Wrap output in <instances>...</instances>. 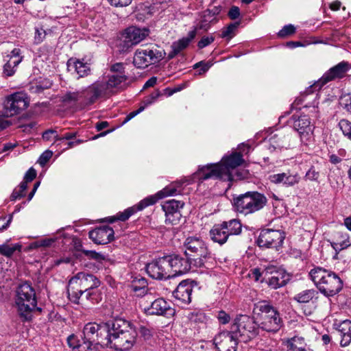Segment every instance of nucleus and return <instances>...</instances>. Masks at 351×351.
<instances>
[{
    "label": "nucleus",
    "instance_id": "de8ad7c7",
    "mask_svg": "<svg viewBox=\"0 0 351 351\" xmlns=\"http://www.w3.org/2000/svg\"><path fill=\"white\" fill-rule=\"evenodd\" d=\"M300 180V177L298 173L291 174L289 172L285 173L284 183L286 186H293L298 184Z\"/></svg>",
    "mask_w": 351,
    "mask_h": 351
},
{
    "label": "nucleus",
    "instance_id": "aec40b11",
    "mask_svg": "<svg viewBox=\"0 0 351 351\" xmlns=\"http://www.w3.org/2000/svg\"><path fill=\"white\" fill-rule=\"evenodd\" d=\"M127 80L125 74L113 73L108 76V80L100 82L107 97H110L124 88Z\"/></svg>",
    "mask_w": 351,
    "mask_h": 351
},
{
    "label": "nucleus",
    "instance_id": "3c124183",
    "mask_svg": "<svg viewBox=\"0 0 351 351\" xmlns=\"http://www.w3.org/2000/svg\"><path fill=\"white\" fill-rule=\"evenodd\" d=\"M295 28L293 25H287L283 27V28L278 32V36L284 38L287 36L294 34Z\"/></svg>",
    "mask_w": 351,
    "mask_h": 351
},
{
    "label": "nucleus",
    "instance_id": "f257e3e1",
    "mask_svg": "<svg viewBox=\"0 0 351 351\" xmlns=\"http://www.w3.org/2000/svg\"><path fill=\"white\" fill-rule=\"evenodd\" d=\"M137 332L130 322L118 319L114 320L105 337L106 344L119 351H127L136 343Z\"/></svg>",
    "mask_w": 351,
    "mask_h": 351
},
{
    "label": "nucleus",
    "instance_id": "2f4dec72",
    "mask_svg": "<svg viewBox=\"0 0 351 351\" xmlns=\"http://www.w3.org/2000/svg\"><path fill=\"white\" fill-rule=\"evenodd\" d=\"M338 332L341 338L340 344L346 347L351 343V321L344 320L338 326Z\"/></svg>",
    "mask_w": 351,
    "mask_h": 351
},
{
    "label": "nucleus",
    "instance_id": "49530a36",
    "mask_svg": "<svg viewBox=\"0 0 351 351\" xmlns=\"http://www.w3.org/2000/svg\"><path fill=\"white\" fill-rule=\"evenodd\" d=\"M239 24V22L230 23L228 26L223 29L221 36L222 38H232L234 34V31L237 29Z\"/></svg>",
    "mask_w": 351,
    "mask_h": 351
},
{
    "label": "nucleus",
    "instance_id": "412c9836",
    "mask_svg": "<svg viewBox=\"0 0 351 351\" xmlns=\"http://www.w3.org/2000/svg\"><path fill=\"white\" fill-rule=\"evenodd\" d=\"M239 338L230 331L219 332L214 339L218 351H236Z\"/></svg>",
    "mask_w": 351,
    "mask_h": 351
},
{
    "label": "nucleus",
    "instance_id": "7c9ffc66",
    "mask_svg": "<svg viewBox=\"0 0 351 351\" xmlns=\"http://www.w3.org/2000/svg\"><path fill=\"white\" fill-rule=\"evenodd\" d=\"M288 351H312L308 348L303 337L295 335L286 341Z\"/></svg>",
    "mask_w": 351,
    "mask_h": 351
},
{
    "label": "nucleus",
    "instance_id": "bb28decb",
    "mask_svg": "<svg viewBox=\"0 0 351 351\" xmlns=\"http://www.w3.org/2000/svg\"><path fill=\"white\" fill-rule=\"evenodd\" d=\"M193 286L187 280L182 281L173 292V295L176 300L180 301L181 304H187L191 301V293Z\"/></svg>",
    "mask_w": 351,
    "mask_h": 351
},
{
    "label": "nucleus",
    "instance_id": "79ce46f5",
    "mask_svg": "<svg viewBox=\"0 0 351 351\" xmlns=\"http://www.w3.org/2000/svg\"><path fill=\"white\" fill-rule=\"evenodd\" d=\"M154 12H155L154 6L142 5L136 14V19L139 21H145L152 16Z\"/></svg>",
    "mask_w": 351,
    "mask_h": 351
},
{
    "label": "nucleus",
    "instance_id": "9b49d317",
    "mask_svg": "<svg viewBox=\"0 0 351 351\" xmlns=\"http://www.w3.org/2000/svg\"><path fill=\"white\" fill-rule=\"evenodd\" d=\"M285 238V234L281 230L265 229L261 230L257 243L261 247L274 248L279 250L282 246Z\"/></svg>",
    "mask_w": 351,
    "mask_h": 351
},
{
    "label": "nucleus",
    "instance_id": "1a4fd4ad",
    "mask_svg": "<svg viewBox=\"0 0 351 351\" xmlns=\"http://www.w3.org/2000/svg\"><path fill=\"white\" fill-rule=\"evenodd\" d=\"M241 229L242 226L239 220L231 219L215 224L210 230V236L214 242L223 245L228 241L229 237L240 234Z\"/></svg>",
    "mask_w": 351,
    "mask_h": 351
},
{
    "label": "nucleus",
    "instance_id": "f03ea898",
    "mask_svg": "<svg viewBox=\"0 0 351 351\" xmlns=\"http://www.w3.org/2000/svg\"><path fill=\"white\" fill-rule=\"evenodd\" d=\"M309 276L320 292L327 297L336 295L343 287V281L330 270L316 267L311 270Z\"/></svg>",
    "mask_w": 351,
    "mask_h": 351
},
{
    "label": "nucleus",
    "instance_id": "ea45409f",
    "mask_svg": "<svg viewBox=\"0 0 351 351\" xmlns=\"http://www.w3.org/2000/svg\"><path fill=\"white\" fill-rule=\"evenodd\" d=\"M189 319L191 324L199 325L206 324L208 320L206 314L201 311H193L189 315Z\"/></svg>",
    "mask_w": 351,
    "mask_h": 351
},
{
    "label": "nucleus",
    "instance_id": "72a5a7b5",
    "mask_svg": "<svg viewBox=\"0 0 351 351\" xmlns=\"http://www.w3.org/2000/svg\"><path fill=\"white\" fill-rule=\"evenodd\" d=\"M102 299L101 293L98 290H93L80 296V303L85 306H88L89 304H95L99 303Z\"/></svg>",
    "mask_w": 351,
    "mask_h": 351
},
{
    "label": "nucleus",
    "instance_id": "f8f14e48",
    "mask_svg": "<svg viewBox=\"0 0 351 351\" xmlns=\"http://www.w3.org/2000/svg\"><path fill=\"white\" fill-rule=\"evenodd\" d=\"M162 58V53L152 47L138 49L134 54L133 63L138 67L144 69L150 64L158 62Z\"/></svg>",
    "mask_w": 351,
    "mask_h": 351
},
{
    "label": "nucleus",
    "instance_id": "20e7f679",
    "mask_svg": "<svg viewBox=\"0 0 351 351\" xmlns=\"http://www.w3.org/2000/svg\"><path fill=\"white\" fill-rule=\"evenodd\" d=\"M254 311H257V324L263 330L276 332L278 331L282 321L279 312L267 301H261L255 304Z\"/></svg>",
    "mask_w": 351,
    "mask_h": 351
},
{
    "label": "nucleus",
    "instance_id": "c85d7f7f",
    "mask_svg": "<svg viewBox=\"0 0 351 351\" xmlns=\"http://www.w3.org/2000/svg\"><path fill=\"white\" fill-rule=\"evenodd\" d=\"M244 160L241 154L238 152H234L228 156H224L220 164H221L222 168H227L228 175L226 176L227 180H232L231 170H233L236 167H239L243 162Z\"/></svg>",
    "mask_w": 351,
    "mask_h": 351
},
{
    "label": "nucleus",
    "instance_id": "0eeeda50",
    "mask_svg": "<svg viewBox=\"0 0 351 351\" xmlns=\"http://www.w3.org/2000/svg\"><path fill=\"white\" fill-rule=\"evenodd\" d=\"M259 328L257 320L247 315H239L234 319L230 330L240 341L247 342L256 336Z\"/></svg>",
    "mask_w": 351,
    "mask_h": 351
},
{
    "label": "nucleus",
    "instance_id": "c03bdc74",
    "mask_svg": "<svg viewBox=\"0 0 351 351\" xmlns=\"http://www.w3.org/2000/svg\"><path fill=\"white\" fill-rule=\"evenodd\" d=\"M74 351H99V350L97 343L83 339L80 345L74 349Z\"/></svg>",
    "mask_w": 351,
    "mask_h": 351
},
{
    "label": "nucleus",
    "instance_id": "a19ab883",
    "mask_svg": "<svg viewBox=\"0 0 351 351\" xmlns=\"http://www.w3.org/2000/svg\"><path fill=\"white\" fill-rule=\"evenodd\" d=\"M147 286V280L143 277H135L132 281L131 287L134 292L141 291V293H143L145 291Z\"/></svg>",
    "mask_w": 351,
    "mask_h": 351
},
{
    "label": "nucleus",
    "instance_id": "bf43d9fd",
    "mask_svg": "<svg viewBox=\"0 0 351 351\" xmlns=\"http://www.w3.org/2000/svg\"><path fill=\"white\" fill-rule=\"evenodd\" d=\"M53 153L51 151L47 150L44 152L38 159V162L41 165H45L51 158Z\"/></svg>",
    "mask_w": 351,
    "mask_h": 351
},
{
    "label": "nucleus",
    "instance_id": "cd10ccee",
    "mask_svg": "<svg viewBox=\"0 0 351 351\" xmlns=\"http://www.w3.org/2000/svg\"><path fill=\"white\" fill-rule=\"evenodd\" d=\"M20 49L14 48L10 54H8L4 58L5 64L3 66V74L6 77L12 76L14 74L15 67L21 62L22 58L19 56Z\"/></svg>",
    "mask_w": 351,
    "mask_h": 351
},
{
    "label": "nucleus",
    "instance_id": "f3484780",
    "mask_svg": "<svg viewBox=\"0 0 351 351\" xmlns=\"http://www.w3.org/2000/svg\"><path fill=\"white\" fill-rule=\"evenodd\" d=\"M226 175H228L227 168H222L220 163L208 164L202 167L195 173V178L201 181L210 178L227 180Z\"/></svg>",
    "mask_w": 351,
    "mask_h": 351
},
{
    "label": "nucleus",
    "instance_id": "e433bc0d",
    "mask_svg": "<svg viewBox=\"0 0 351 351\" xmlns=\"http://www.w3.org/2000/svg\"><path fill=\"white\" fill-rule=\"evenodd\" d=\"M317 293V291L314 289H307L296 294L293 299L300 303H308L315 297Z\"/></svg>",
    "mask_w": 351,
    "mask_h": 351
},
{
    "label": "nucleus",
    "instance_id": "052dcab7",
    "mask_svg": "<svg viewBox=\"0 0 351 351\" xmlns=\"http://www.w3.org/2000/svg\"><path fill=\"white\" fill-rule=\"evenodd\" d=\"M132 0H108L111 5L114 7H125L132 3Z\"/></svg>",
    "mask_w": 351,
    "mask_h": 351
},
{
    "label": "nucleus",
    "instance_id": "4c0bfd02",
    "mask_svg": "<svg viewBox=\"0 0 351 351\" xmlns=\"http://www.w3.org/2000/svg\"><path fill=\"white\" fill-rule=\"evenodd\" d=\"M184 202L176 199H171L165 202L162 209L165 213L180 212V208L184 206Z\"/></svg>",
    "mask_w": 351,
    "mask_h": 351
},
{
    "label": "nucleus",
    "instance_id": "7ed1b4c3",
    "mask_svg": "<svg viewBox=\"0 0 351 351\" xmlns=\"http://www.w3.org/2000/svg\"><path fill=\"white\" fill-rule=\"evenodd\" d=\"M15 304L18 314L23 321H30L33 317V311L37 305L36 292L28 282L18 286L16 289Z\"/></svg>",
    "mask_w": 351,
    "mask_h": 351
},
{
    "label": "nucleus",
    "instance_id": "8fccbe9b",
    "mask_svg": "<svg viewBox=\"0 0 351 351\" xmlns=\"http://www.w3.org/2000/svg\"><path fill=\"white\" fill-rule=\"evenodd\" d=\"M341 104L348 112L351 114V91L341 97Z\"/></svg>",
    "mask_w": 351,
    "mask_h": 351
},
{
    "label": "nucleus",
    "instance_id": "5fc2aeb1",
    "mask_svg": "<svg viewBox=\"0 0 351 351\" xmlns=\"http://www.w3.org/2000/svg\"><path fill=\"white\" fill-rule=\"evenodd\" d=\"M215 40V37L213 36H204L201 38V40L197 43V47L199 49H203L206 46L211 44Z\"/></svg>",
    "mask_w": 351,
    "mask_h": 351
},
{
    "label": "nucleus",
    "instance_id": "c9c22d12",
    "mask_svg": "<svg viewBox=\"0 0 351 351\" xmlns=\"http://www.w3.org/2000/svg\"><path fill=\"white\" fill-rule=\"evenodd\" d=\"M195 36L196 31L194 29L189 32L187 37L182 38L178 41L173 43L172 45L173 52L178 53L186 48L190 42L195 37Z\"/></svg>",
    "mask_w": 351,
    "mask_h": 351
},
{
    "label": "nucleus",
    "instance_id": "ddd939ff",
    "mask_svg": "<svg viewBox=\"0 0 351 351\" xmlns=\"http://www.w3.org/2000/svg\"><path fill=\"white\" fill-rule=\"evenodd\" d=\"M293 128L298 132L301 141L305 144L313 139L314 126L311 123L309 117L306 114H294L289 120Z\"/></svg>",
    "mask_w": 351,
    "mask_h": 351
},
{
    "label": "nucleus",
    "instance_id": "423d86ee",
    "mask_svg": "<svg viewBox=\"0 0 351 351\" xmlns=\"http://www.w3.org/2000/svg\"><path fill=\"white\" fill-rule=\"evenodd\" d=\"M267 202V197L257 191H249L234 199L235 209L244 215L252 214L263 209Z\"/></svg>",
    "mask_w": 351,
    "mask_h": 351
},
{
    "label": "nucleus",
    "instance_id": "4d7b16f0",
    "mask_svg": "<svg viewBox=\"0 0 351 351\" xmlns=\"http://www.w3.org/2000/svg\"><path fill=\"white\" fill-rule=\"evenodd\" d=\"M75 136H76L75 132H67L62 136H58V134H56L54 136L55 143H57L58 141H62L64 140L69 141V140L74 138Z\"/></svg>",
    "mask_w": 351,
    "mask_h": 351
},
{
    "label": "nucleus",
    "instance_id": "603ef678",
    "mask_svg": "<svg viewBox=\"0 0 351 351\" xmlns=\"http://www.w3.org/2000/svg\"><path fill=\"white\" fill-rule=\"evenodd\" d=\"M82 252L87 257L96 260V261H100L104 259L103 255L96 252L95 251L93 250H87L82 249L81 250Z\"/></svg>",
    "mask_w": 351,
    "mask_h": 351
},
{
    "label": "nucleus",
    "instance_id": "864d4df0",
    "mask_svg": "<svg viewBox=\"0 0 351 351\" xmlns=\"http://www.w3.org/2000/svg\"><path fill=\"white\" fill-rule=\"evenodd\" d=\"M319 177V173L317 171L314 167L310 168L305 175V178L310 181H316L318 180Z\"/></svg>",
    "mask_w": 351,
    "mask_h": 351
},
{
    "label": "nucleus",
    "instance_id": "39448f33",
    "mask_svg": "<svg viewBox=\"0 0 351 351\" xmlns=\"http://www.w3.org/2000/svg\"><path fill=\"white\" fill-rule=\"evenodd\" d=\"M100 284L99 280L93 274L78 273L71 278L67 287L69 300L75 304L80 303V296L90 291L95 290Z\"/></svg>",
    "mask_w": 351,
    "mask_h": 351
},
{
    "label": "nucleus",
    "instance_id": "09e8293b",
    "mask_svg": "<svg viewBox=\"0 0 351 351\" xmlns=\"http://www.w3.org/2000/svg\"><path fill=\"white\" fill-rule=\"evenodd\" d=\"M165 215H166V219H165L166 224H171V225L178 224L180 222L181 217H182V215H181L180 212L165 213Z\"/></svg>",
    "mask_w": 351,
    "mask_h": 351
},
{
    "label": "nucleus",
    "instance_id": "6e6552de",
    "mask_svg": "<svg viewBox=\"0 0 351 351\" xmlns=\"http://www.w3.org/2000/svg\"><path fill=\"white\" fill-rule=\"evenodd\" d=\"M184 247L186 256L189 258L197 256L194 258H191L194 267H201L204 265L205 259L209 255V251L204 240L200 237H189L184 242Z\"/></svg>",
    "mask_w": 351,
    "mask_h": 351
},
{
    "label": "nucleus",
    "instance_id": "58836bf2",
    "mask_svg": "<svg viewBox=\"0 0 351 351\" xmlns=\"http://www.w3.org/2000/svg\"><path fill=\"white\" fill-rule=\"evenodd\" d=\"M182 183L183 182H177L166 186L158 193V195L160 196L159 198L176 195L178 192H180V191L178 190V188H180Z\"/></svg>",
    "mask_w": 351,
    "mask_h": 351
},
{
    "label": "nucleus",
    "instance_id": "69168bd1",
    "mask_svg": "<svg viewBox=\"0 0 351 351\" xmlns=\"http://www.w3.org/2000/svg\"><path fill=\"white\" fill-rule=\"evenodd\" d=\"M110 71L114 73L124 74V65L119 62L112 65Z\"/></svg>",
    "mask_w": 351,
    "mask_h": 351
},
{
    "label": "nucleus",
    "instance_id": "2eb2a0df",
    "mask_svg": "<svg viewBox=\"0 0 351 351\" xmlns=\"http://www.w3.org/2000/svg\"><path fill=\"white\" fill-rule=\"evenodd\" d=\"M169 263L167 256L156 258L147 265L146 271L154 279H167L171 278L172 272H170Z\"/></svg>",
    "mask_w": 351,
    "mask_h": 351
},
{
    "label": "nucleus",
    "instance_id": "13d9d810",
    "mask_svg": "<svg viewBox=\"0 0 351 351\" xmlns=\"http://www.w3.org/2000/svg\"><path fill=\"white\" fill-rule=\"evenodd\" d=\"M67 342L69 347L72 348V351H74V349L77 348L82 341H80L76 336L72 335L67 338Z\"/></svg>",
    "mask_w": 351,
    "mask_h": 351
},
{
    "label": "nucleus",
    "instance_id": "6e6d98bb",
    "mask_svg": "<svg viewBox=\"0 0 351 351\" xmlns=\"http://www.w3.org/2000/svg\"><path fill=\"white\" fill-rule=\"evenodd\" d=\"M211 66H212V63H210V62H205L201 61V62H199L196 63L195 64H194L193 68L197 69L199 67H201V69H200V71L199 73L202 74V73L206 72L210 69V67Z\"/></svg>",
    "mask_w": 351,
    "mask_h": 351
},
{
    "label": "nucleus",
    "instance_id": "c756f323",
    "mask_svg": "<svg viewBox=\"0 0 351 351\" xmlns=\"http://www.w3.org/2000/svg\"><path fill=\"white\" fill-rule=\"evenodd\" d=\"M66 64L68 71L71 73H75L78 75V77H84L90 73L89 64L80 60L70 58L67 61Z\"/></svg>",
    "mask_w": 351,
    "mask_h": 351
},
{
    "label": "nucleus",
    "instance_id": "a878e982",
    "mask_svg": "<svg viewBox=\"0 0 351 351\" xmlns=\"http://www.w3.org/2000/svg\"><path fill=\"white\" fill-rule=\"evenodd\" d=\"M145 311L149 315H169L173 313V309L163 298L152 302L149 306L145 308Z\"/></svg>",
    "mask_w": 351,
    "mask_h": 351
},
{
    "label": "nucleus",
    "instance_id": "473e14b6",
    "mask_svg": "<svg viewBox=\"0 0 351 351\" xmlns=\"http://www.w3.org/2000/svg\"><path fill=\"white\" fill-rule=\"evenodd\" d=\"M351 245V240L347 232L339 231L334 236L332 246L335 251H341Z\"/></svg>",
    "mask_w": 351,
    "mask_h": 351
},
{
    "label": "nucleus",
    "instance_id": "4be33fe9",
    "mask_svg": "<svg viewBox=\"0 0 351 351\" xmlns=\"http://www.w3.org/2000/svg\"><path fill=\"white\" fill-rule=\"evenodd\" d=\"M264 273L266 283L272 289L284 287L287 282L285 271L278 269L274 266L267 267Z\"/></svg>",
    "mask_w": 351,
    "mask_h": 351
},
{
    "label": "nucleus",
    "instance_id": "5701e85b",
    "mask_svg": "<svg viewBox=\"0 0 351 351\" xmlns=\"http://www.w3.org/2000/svg\"><path fill=\"white\" fill-rule=\"evenodd\" d=\"M149 35L147 29H140L136 27L127 28L123 34V49H128L138 44Z\"/></svg>",
    "mask_w": 351,
    "mask_h": 351
},
{
    "label": "nucleus",
    "instance_id": "f704fd0d",
    "mask_svg": "<svg viewBox=\"0 0 351 351\" xmlns=\"http://www.w3.org/2000/svg\"><path fill=\"white\" fill-rule=\"evenodd\" d=\"M60 101L65 105L72 106L76 104L82 106V98L81 91H69L60 97Z\"/></svg>",
    "mask_w": 351,
    "mask_h": 351
},
{
    "label": "nucleus",
    "instance_id": "b1692460",
    "mask_svg": "<svg viewBox=\"0 0 351 351\" xmlns=\"http://www.w3.org/2000/svg\"><path fill=\"white\" fill-rule=\"evenodd\" d=\"M158 198L154 196H150L145 198L142 201H141L137 205L136 207H130L125 209L123 212L118 213L116 216L111 217L109 219L110 223H113L115 220H119L121 221H125L130 218L136 210H141L145 208L154 204Z\"/></svg>",
    "mask_w": 351,
    "mask_h": 351
},
{
    "label": "nucleus",
    "instance_id": "a211bd4d",
    "mask_svg": "<svg viewBox=\"0 0 351 351\" xmlns=\"http://www.w3.org/2000/svg\"><path fill=\"white\" fill-rule=\"evenodd\" d=\"M80 91L83 106L92 105L100 98H108L100 81L95 82Z\"/></svg>",
    "mask_w": 351,
    "mask_h": 351
},
{
    "label": "nucleus",
    "instance_id": "a18cd8bd",
    "mask_svg": "<svg viewBox=\"0 0 351 351\" xmlns=\"http://www.w3.org/2000/svg\"><path fill=\"white\" fill-rule=\"evenodd\" d=\"M339 127L343 134L351 141V122L347 119H341L339 123Z\"/></svg>",
    "mask_w": 351,
    "mask_h": 351
},
{
    "label": "nucleus",
    "instance_id": "393cba45",
    "mask_svg": "<svg viewBox=\"0 0 351 351\" xmlns=\"http://www.w3.org/2000/svg\"><path fill=\"white\" fill-rule=\"evenodd\" d=\"M114 230L108 226H104L90 230L89 238L96 244L104 245L114 239Z\"/></svg>",
    "mask_w": 351,
    "mask_h": 351
},
{
    "label": "nucleus",
    "instance_id": "9d476101",
    "mask_svg": "<svg viewBox=\"0 0 351 351\" xmlns=\"http://www.w3.org/2000/svg\"><path fill=\"white\" fill-rule=\"evenodd\" d=\"M29 105L27 95L23 92L15 93L8 95L3 103L1 117H9L20 113Z\"/></svg>",
    "mask_w": 351,
    "mask_h": 351
},
{
    "label": "nucleus",
    "instance_id": "338daca9",
    "mask_svg": "<svg viewBox=\"0 0 351 351\" xmlns=\"http://www.w3.org/2000/svg\"><path fill=\"white\" fill-rule=\"evenodd\" d=\"M139 332L145 340H148L152 337V331L145 326H141L139 329Z\"/></svg>",
    "mask_w": 351,
    "mask_h": 351
},
{
    "label": "nucleus",
    "instance_id": "0e129e2a",
    "mask_svg": "<svg viewBox=\"0 0 351 351\" xmlns=\"http://www.w3.org/2000/svg\"><path fill=\"white\" fill-rule=\"evenodd\" d=\"M36 171L34 168L31 167L25 174L23 180H26V182H31L36 178Z\"/></svg>",
    "mask_w": 351,
    "mask_h": 351
},
{
    "label": "nucleus",
    "instance_id": "4468645a",
    "mask_svg": "<svg viewBox=\"0 0 351 351\" xmlns=\"http://www.w3.org/2000/svg\"><path fill=\"white\" fill-rule=\"evenodd\" d=\"M350 68L351 64L350 65L348 62L342 61L339 62L326 71L323 76L312 86V88L314 90H319L328 82L344 77Z\"/></svg>",
    "mask_w": 351,
    "mask_h": 351
},
{
    "label": "nucleus",
    "instance_id": "680f3d73",
    "mask_svg": "<svg viewBox=\"0 0 351 351\" xmlns=\"http://www.w3.org/2000/svg\"><path fill=\"white\" fill-rule=\"evenodd\" d=\"M217 319L221 324H226L230 322V317L225 311H220L218 312Z\"/></svg>",
    "mask_w": 351,
    "mask_h": 351
},
{
    "label": "nucleus",
    "instance_id": "37998d69",
    "mask_svg": "<svg viewBox=\"0 0 351 351\" xmlns=\"http://www.w3.org/2000/svg\"><path fill=\"white\" fill-rule=\"evenodd\" d=\"M21 249V245L19 243L10 245L8 243H5L1 245V255L10 257L14 254V252H20Z\"/></svg>",
    "mask_w": 351,
    "mask_h": 351
},
{
    "label": "nucleus",
    "instance_id": "774afa93",
    "mask_svg": "<svg viewBox=\"0 0 351 351\" xmlns=\"http://www.w3.org/2000/svg\"><path fill=\"white\" fill-rule=\"evenodd\" d=\"M228 15L232 20L237 19L240 16V10H239V8L238 7H237V6H232L230 9V10H229V12L228 13Z\"/></svg>",
    "mask_w": 351,
    "mask_h": 351
},
{
    "label": "nucleus",
    "instance_id": "dca6fc26",
    "mask_svg": "<svg viewBox=\"0 0 351 351\" xmlns=\"http://www.w3.org/2000/svg\"><path fill=\"white\" fill-rule=\"evenodd\" d=\"M111 324H97L88 323L85 325L83 333L86 339L99 343H106L105 337L108 334Z\"/></svg>",
    "mask_w": 351,
    "mask_h": 351
},
{
    "label": "nucleus",
    "instance_id": "6ab92c4d",
    "mask_svg": "<svg viewBox=\"0 0 351 351\" xmlns=\"http://www.w3.org/2000/svg\"><path fill=\"white\" fill-rule=\"evenodd\" d=\"M168 263H169L170 272L171 278L176 276L182 275L188 272L193 265L191 258L182 257L181 256L176 254L167 255Z\"/></svg>",
    "mask_w": 351,
    "mask_h": 351
},
{
    "label": "nucleus",
    "instance_id": "e2e57ef3",
    "mask_svg": "<svg viewBox=\"0 0 351 351\" xmlns=\"http://www.w3.org/2000/svg\"><path fill=\"white\" fill-rule=\"evenodd\" d=\"M285 173H277L270 176V181L275 184L284 183Z\"/></svg>",
    "mask_w": 351,
    "mask_h": 351
}]
</instances>
